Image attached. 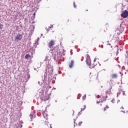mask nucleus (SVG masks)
Segmentation results:
<instances>
[{"mask_svg":"<svg viewBox=\"0 0 128 128\" xmlns=\"http://www.w3.org/2000/svg\"><path fill=\"white\" fill-rule=\"evenodd\" d=\"M54 40H51L49 43H48V47L50 48H52V46H54Z\"/></svg>","mask_w":128,"mask_h":128,"instance_id":"obj_5","label":"nucleus"},{"mask_svg":"<svg viewBox=\"0 0 128 128\" xmlns=\"http://www.w3.org/2000/svg\"><path fill=\"white\" fill-rule=\"evenodd\" d=\"M100 48V46H99Z\"/></svg>","mask_w":128,"mask_h":128,"instance_id":"obj_24","label":"nucleus"},{"mask_svg":"<svg viewBox=\"0 0 128 128\" xmlns=\"http://www.w3.org/2000/svg\"><path fill=\"white\" fill-rule=\"evenodd\" d=\"M22 38V34H18L15 37V40H20Z\"/></svg>","mask_w":128,"mask_h":128,"instance_id":"obj_4","label":"nucleus"},{"mask_svg":"<svg viewBox=\"0 0 128 128\" xmlns=\"http://www.w3.org/2000/svg\"><path fill=\"white\" fill-rule=\"evenodd\" d=\"M128 16V12L126 10L122 11V14H121V16L123 18H126Z\"/></svg>","mask_w":128,"mask_h":128,"instance_id":"obj_3","label":"nucleus"},{"mask_svg":"<svg viewBox=\"0 0 128 128\" xmlns=\"http://www.w3.org/2000/svg\"><path fill=\"white\" fill-rule=\"evenodd\" d=\"M30 58V54H26V56H25V58L26 60H28V58Z\"/></svg>","mask_w":128,"mask_h":128,"instance_id":"obj_11","label":"nucleus"},{"mask_svg":"<svg viewBox=\"0 0 128 128\" xmlns=\"http://www.w3.org/2000/svg\"><path fill=\"white\" fill-rule=\"evenodd\" d=\"M86 95L84 94L83 96H82V100H86Z\"/></svg>","mask_w":128,"mask_h":128,"instance_id":"obj_13","label":"nucleus"},{"mask_svg":"<svg viewBox=\"0 0 128 128\" xmlns=\"http://www.w3.org/2000/svg\"><path fill=\"white\" fill-rule=\"evenodd\" d=\"M43 116L46 118V120H48V114L46 112H44L43 114Z\"/></svg>","mask_w":128,"mask_h":128,"instance_id":"obj_7","label":"nucleus"},{"mask_svg":"<svg viewBox=\"0 0 128 128\" xmlns=\"http://www.w3.org/2000/svg\"><path fill=\"white\" fill-rule=\"evenodd\" d=\"M70 112H72V116H74V111L72 110L70 111Z\"/></svg>","mask_w":128,"mask_h":128,"instance_id":"obj_18","label":"nucleus"},{"mask_svg":"<svg viewBox=\"0 0 128 128\" xmlns=\"http://www.w3.org/2000/svg\"><path fill=\"white\" fill-rule=\"evenodd\" d=\"M74 62L72 60L70 64L69 65V67L70 68H72L74 66Z\"/></svg>","mask_w":128,"mask_h":128,"instance_id":"obj_8","label":"nucleus"},{"mask_svg":"<svg viewBox=\"0 0 128 128\" xmlns=\"http://www.w3.org/2000/svg\"><path fill=\"white\" fill-rule=\"evenodd\" d=\"M108 46H110V44H107Z\"/></svg>","mask_w":128,"mask_h":128,"instance_id":"obj_21","label":"nucleus"},{"mask_svg":"<svg viewBox=\"0 0 128 128\" xmlns=\"http://www.w3.org/2000/svg\"><path fill=\"white\" fill-rule=\"evenodd\" d=\"M96 58L94 60V63L92 64V60H90V56L88 54H86V62L88 65L89 66L90 68H94L96 66Z\"/></svg>","mask_w":128,"mask_h":128,"instance_id":"obj_2","label":"nucleus"},{"mask_svg":"<svg viewBox=\"0 0 128 128\" xmlns=\"http://www.w3.org/2000/svg\"><path fill=\"white\" fill-rule=\"evenodd\" d=\"M50 128H52V124H50Z\"/></svg>","mask_w":128,"mask_h":128,"instance_id":"obj_20","label":"nucleus"},{"mask_svg":"<svg viewBox=\"0 0 128 128\" xmlns=\"http://www.w3.org/2000/svg\"><path fill=\"white\" fill-rule=\"evenodd\" d=\"M42 100H48V98H50V95L48 94H47V95H46L45 96H44V98L42 97L41 98Z\"/></svg>","mask_w":128,"mask_h":128,"instance_id":"obj_6","label":"nucleus"},{"mask_svg":"<svg viewBox=\"0 0 128 128\" xmlns=\"http://www.w3.org/2000/svg\"><path fill=\"white\" fill-rule=\"evenodd\" d=\"M112 92V91H110V90H108L104 93L101 96L98 97V100L96 102L97 104H102L104 102H106V98H108V96H110Z\"/></svg>","mask_w":128,"mask_h":128,"instance_id":"obj_1","label":"nucleus"},{"mask_svg":"<svg viewBox=\"0 0 128 128\" xmlns=\"http://www.w3.org/2000/svg\"><path fill=\"white\" fill-rule=\"evenodd\" d=\"M121 109L122 108V110H124V107H122L120 108Z\"/></svg>","mask_w":128,"mask_h":128,"instance_id":"obj_22","label":"nucleus"},{"mask_svg":"<svg viewBox=\"0 0 128 128\" xmlns=\"http://www.w3.org/2000/svg\"><path fill=\"white\" fill-rule=\"evenodd\" d=\"M76 120H74V126H76V124L78 126V124H76Z\"/></svg>","mask_w":128,"mask_h":128,"instance_id":"obj_15","label":"nucleus"},{"mask_svg":"<svg viewBox=\"0 0 128 128\" xmlns=\"http://www.w3.org/2000/svg\"><path fill=\"white\" fill-rule=\"evenodd\" d=\"M86 110V106H83V108H81V110L82 112V110Z\"/></svg>","mask_w":128,"mask_h":128,"instance_id":"obj_14","label":"nucleus"},{"mask_svg":"<svg viewBox=\"0 0 128 128\" xmlns=\"http://www.w3.org/2000/svg\"><path fill=\"white\" fill-rule=\"evenodd\" d=\"M102 48H104V46H102Z\"/></svg>","mask_w":128,"mask_h":128,"instance_id":"obj_23","label":"nucleus"},{"mask_svg":"<svg viewBox=\"0 0 128 128\" xmlns=\"http://www.w3.org/2000/svg\"><path fill=\"white\" fill-rule=\"evenodd\" d=\"M86 11L88 12V10H86Z\"/></svg>","mask_w":128,"mask_h":128,"instance_id":"obj_25","label":"nucleus"},{"mask_svg":"<svg viewBox=\"0 0 128 128\" xmlns=\"http://www.w3.org/2000/svg\"><path fill=\"white\" fill-rule=\"evenodd\" d=\"M118 78V75L116 74H113L112 75V78Z\"/></svg>","mask_w":128,"mask_h":128,"instance_id":"obj_10","label":"nucleus"},{"mask_svg":"<svg viewBox=\"0 0 128 128\" xmlns=\"http://www.w3.org/2000/svg\"><path fill=\"white\" fill-rule=\"evenodd\" d=\"M82 122H80L78 124V126H82Z\"/></svg>","mask_w":128,"mask_h":128,"instance_id":"obj_16","label":"nucleus"},{"mask_svg":"<svg viewBox=\"0 0 128 128\" xmlns=\"http://www.w3.org/2000/svg\"><path fill=\"white\" fill-rule=\"evenodd\" d=\"M53 27H54V26L52 25H50V26H49V28H53Z\"/></svg>","mask_w":128,"mask_h":128,"instance_id":"obj_19","label":"nucleus"},{"mask_svg":"<svg viewBox=\"0 0 128 128\" xmlns=\"http://www.w3.org/2000/svg\"><path fill=\"white\" fill-rule=\"evenodd\" d=\"M73 6L74 8H76V2H74Z\"/></svg>","mask_w":128,"mask_h":128,"instance_id":"obj_17","label":"nucleus"},{"mask_svg":"<svg viewBox=\"0 0 128 128\" xmlns=\"http://www.w3.org/2000/svg\"><path fill=\"white\" fill-rule=\"evenodd\" d=\"M108 108H110V107L106 105V106L104 108L103 111L106 112L108 110Z\"/></svg>","mask_w":128,"mask_h":128,"instance_id":"obj_9","label":"nucleus"},{"mask_svg":"<svg viewBox=\"0 0 128 128\" xmlns=\"http://www.w3.org/2000/svg\"><path fill=\"white\" fill-rule=\"evenodd\" d=\"M112 104H116V99L115 98H113V99H112Z\"/></svg>","mask_w":128,"mask_h":128,"instance_id":"obj_12","label":"nucleus"}]
</instances>
